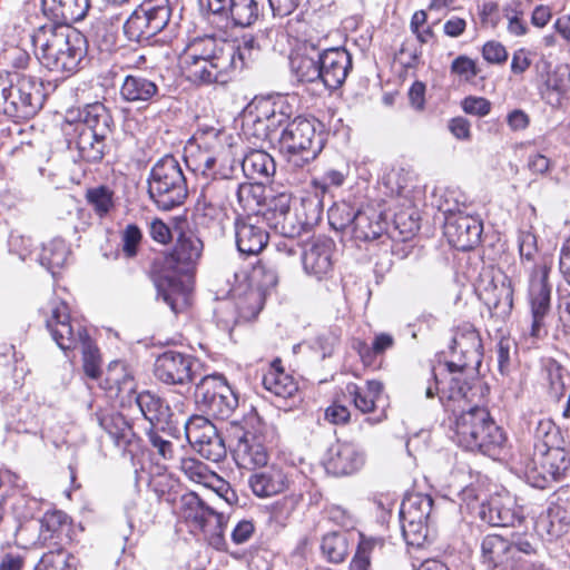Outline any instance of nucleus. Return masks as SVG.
<instances>
[{"label":"nucleus","instance_id":"nucleus-1","mask_svg":"<svg viewBox=\"0 0 570 570\" xmlns=\"http://www.w3.org/2000/svg\"><path fill=\"white\" fill-rule=\"evenodd\" d=\"M203 240L191 230L179 234L170 253L164 256L161 268L154 276L157 297L177 314L188 304L191 291L190 282L183 281L178 275L191 276L202 258Z\"/></svg>","mask_w":570,"mask_h":570},{"label":"nucleus","instance_id":"nucleus-2","mask_svg":"<svg viewBox=\"0 0 570 570\" xmlns=\"http://www.w3.org/2000/svg\"><path fill=\"white\" fill-rule=\"evenodd\" d=\"M234 42L214 37L195 39L180 57L186 79L196 86L225 85L236 71Z\"/></svg>","mask_w":570,"mask_h":570},{"label":"nucleus","instance_id":"nucleus-3","mask_svg":"<svg viewBox=\"0 0 570 570\" xmlns=\"http://www.w3.org/2000/svg\"><path fill=\"white\" fill-rule=\"evenodd\" d=\"M32 45L45 68L68 75L78 70L87 52L85 37L63 24L48 23L39 27L32 35Z\"/></svg>","mask_w":570,"mask_h":570},{"label":"nucleus","instance_id":"nucleus-4","mask_svg":"<svg viewBox=\"0 0 570 570\" xmlns=\"http://www.w3.org/2000/svg\"><path fill=\"white\" fill-rule=\"evenodd\" d=\"M46 327L61 350L69 351L80 346L86 375L91 379L100 376L99 351L92 343L87 330L78 322L71 321L69 308L65 302H51L50 315L46 320Z\"/></svg>","mask_w":570,"mask_h":570},{"label":"nucleus","instance_id":"nucleus-5","mask_svg":"<svg viewBox=\"0 0 570 570\" xmlns=\"http://www.w3.org/2000/svg\"><path fill=\"white\" fill-rule=\"evenodd\" d=\"M454 432L460 446L492 458L499 454L507 440L489 411L481 406L462 411L455 420Z\"/></svg>","mask_w":570,"mask_h":570},{"label":"nucleus","instance_id":"nucleus-6","mask_svg":"<svg viewBox=\"0 0 570 570\" xmlns=\"http://www.w3.org/2000/svg\"><path fill=\"white\" fill-rule=\"evenodd\" d=\"M111 126L112 117L100 102L88 105L80 111L75 127V145L82 160L98 163L104 158Z\"/></svg>","mask_w":570,"mask_h":570},{"label":"nucleus","instance_id":"nucleus-7","mask_svg":"<svg viewBox=\"0 0 570 570\" xmlns=\"http://www.w3.org/2000/svg\"><path fill=\"white\" fill-rule=\"evenodd\" d=\"M514 469L527 483L542 490L564 476L570 469V458L562 448H539L533 454L520 453L514 459Z\"/></svg>","mask_w":570,"mask_h":570},{"label":"nucleus","instance_id":"nucleus-8","mask_svg":"<svg viewBox=\"0 0 570 570\" xmlns=\"http://www.w3.org/2000/svg\"><path fill=\"white\" fill-rule=\"evenodd\" d=\"M187 183L178 160L171 156L159 159L148 178V194L161 210L180 206L187 197Z\"/></svg>","mask_w":570,"mask_h":570},{"label":"nucleus","instance_id":"nucleus-9","mask_svg":"<svg viewBox=\"0 0 570 570\" xmlns=\"http://www.w3.org/2000/svg\"><path fill=\"white\" fill-rule=\"evenodd\" d=\"M279 147L286 156L287 164L302 169L316 159L323 144L316 137L314 122L298 117L286 124L279 136Z\"/></svg>","mask_w":570,"mask_h":570},{"label":"nucleus","instance_id":"nucleus-10","mask_svg":"<svg viewBox=\"0 0 570 570\" xmlns=\"http://www.w3.org/2000/svg\"><path fill=\"white\" fill-rule=\"evenodd\" d=\"M537 553L533 535L512 534L510 539L489 534L481 542L482 562L489 570L514 569L523 556Z\"/></svg>","mask_w":570,"mask_h":570},{"label":"nucleus","instance_id":"nucleus-11","mask_svg":"<svg viewBox=\"0 0 570 570\" xmlns=\"http://www.w3.org/2000/svg\"><path fill=\"white\" fill-rule=\"evenodd\" d=\"M169 0H145L126 20L124 32L136 42L149 41L169 22Z\"/></svg>","mask_w":570,"mask_h":570},{"label":"nucleus","instance_id":"nucleus-12","mask_svg":"<svg viewBox=\"0 0 570 570\" xmlns=\"http://www.w3.org/2000/svg\"><path fill=\"white\" fill-rule=\"evenodd\" d=\"M189 444L205 459L219 462L226 456V446L216 426L205 416L194 415L185 423Z\"/></svg>","mask_w":570,"mask_h":570},{"label":"nucleus","instance_id":"nucleus-13","mask_svg":"<svg viewBox=\"0 0 570 570\" xmlns=\"http://www.w3.org/2000/svg\"><path fill=\"white\" fill-rule=\"evenodd\" d=\"M117 385L119 392L134 393V400L142 416L150 423V428H159L161 432L170 429L173 412L168 403L157 394L150 391L136 393L134 390V379L125 374L122 381L111 379Z\"/></svg>","mask_w":570,"mask_h":570},{"label":"nucleus","instance_id":"nucleus-14","mask_svg":"<svg viewBox=\"0 0 570 570\" xmlns=\"http://www.w3.org/2000/svg\"><path fill=\"white\" fill-rule=\"evenodd\" d=\"M529 302L531 308L530 335L541 338L547 335L546 317L551 307V286L548 283V271L534 269L530 277Z\"/></svg>","mask_w":570,"mask_h":570},{"label":"nucleus","instance_id":"nucleus-15","mask_svg":"<svg viewBox=\"0 0 570 570\" xmlns=\"http://www.w3.org/2000/svg\"><path fill=\"white\" fill-rule=\"evenodd\" d=\"M481 338L478 331L470 324L459 327L452 338L451 350L456 361L446 362L450 374L474 368L481 363Z\"/></svg>","mask_w":570,"mask_h":570},{"label":"nucleus","instance_id":"nucleus-16","mask_svg":"<svg viewBox=\"0 0 570 570\" xmlns=\"http://www.w3.org/2000/svg\"><path fill=\"white\" fill-rule=\"evenodd\" d=\"M250 287L244 298H239L237 306L245 316H256L263 308L265 293L278 282L277 271L267 262H258L249 275Z\"/></svg>","mask_w":570,"mask_h":570},{"label":"nucleus","instance_id":"nucleus-17","mask_svg":"<svg viewBox=\"0 0 570 570\" xmlns=\"http://www.w3.org/2000/svg\"><path fill=\"white\" fill-rule=\"evenodd\" d=\"M440 381L434 372H431L426 382L416 384V391L423 392L426 399L439 395V400L448 412L456 413V411H465L468 404L466 391L468 386L458 377H451L446 385L439 386Z\"/></svg>","mask_w":570,"mask_h":570},{"label":"nucleus","instance_id":"nucleus-18","mask_svg":"<svg viewBox=\"0 0 570 570\" xmlns=\"http://www.w3.org/2000/svg\"><path fill=\"white\" fill-rule=\"evenodd\" d=\"M384 185L390 195L394 196L397 204L401 206V209L394 213V223L396 226L399 227L403 223L404 218L409 217L411 220L409 230L412 232L414 228H417V223L414 219V216L417 215V213L414 209L415 204L411 175L403 169L393 170L386 175Z\"/></svg>","mask_w":570,"mask_h":570},{"label":"nucleus","instance_id":"nucleus-19","mask_svg":"<svg viewBox=\"0 0 570 570\" xmlns=\"http://www.w3.org/2000/svg\"><path fill=\"white\" fill-rule=\"evenodd\" d=\"M335 243L326 236H317L305 243L302 263L305 273L316 279H323L333 269Z\"/></svg>","mask_w":570,"mask_h":570},{"label":"nucleus","instance_id":"nucleus-20","mask_svg":"<svg viewBox=\"0 0 570 570\" xmlns=\"http://www.w3.org/2000/svg\"><path fill=\"white\" fill-rule=\"evenodd\" d=\"M195 360L177 351H166L155 362L156 377L169 385H185L194 379Z\"/></svg>","mask_w":570,"mask_h":570},{"label":"nucleus","instance_id":"nucleus-21","mask_svg":"<svg viewBox=\"0 0 570 570\" xmlns=\"http://www.w3.org/2000/svg\"><path fill=\"white\" fill-rule=\"evenodd\" d=\"M320 80L328 89L340 88L352 69V57L342 47L323 49L318 52Z\"/></svg>","mask_w":570,"mask_h":570},{"label":"nucleus","instance_id":"nucleus-22","mask_svg":"<svg viewBox=\"0 0 570 570\" xmlns=\"http://www.w3.org/2000/svg\"><path fill=\"white\" fill-rule=\"evenodd\" d=\"M444 234L455 248L470 250L480 242L482 223L471 215L462 213L451 215L446 218Z\"/></svg>","mask_w":570,"mask_h":570},{"label":"nucleus","instance_id":"nucleus-23","mask_svg":"<svg viewBox=\"0 0 570 570\" xmlns=\"http://www.w3.org/2000/svg\"><path fill=\"white\" fill-rule=\"evenodd\" d=\"M267 220L277 233L291 239L299 236L305 230L295 207H292L291 195L285 193L275 196L271 200Z\"/></svg>","mask_w":570,"mask_h":570},{"label":"nucleus","instance_id":"nucleus-24","mask_svg":"<svg viewBox=\"0 0 570 570\" xmlns=\"http://www.w3.org/2000/svg\"><path fill=\"white\" fill-rule=\"evenodd\" d=\"M235 237L239 253L248 256L259 254L268 243L264 220L256 215L236 218Z\"/></svg>","mask_w":570,"mask_h":570},{"label":"nucleus","instance_id":"nucleus-25","mask_svg":"<svg viewBox=\"0 0 570 570\" xmlns=\"http://www.w3.org/2000/svg\"><path fill=\"white\" fill-rule=\"evenodd\" d=\"M206 190H222L225 198L234 195L240 208L248 215L256 214L264 202V187L261 183L235 184L220 178L215 179Z\"/></svg>","mask_w":570,"mask_h":570},{"label":"nucleus","instance_id":"nucleus-26","mask_svg":"<svg viewBox=\"0 0 570 570\" xmlns=\"http://www.w3.org/2000/svg\"><path fill=\"white\" fill-rule=\"evenodd\" d=\"M365 462V454L352 442H337L328 449L325 469L333 475H348L358 471Z\"/></svg>","mask_w":570,"mask_h":570},{"label":"nucleus","instance_id":"nucleus-27","mask_svg":"<svg viewBox=\"0 0 570 570\" xmlns=\"http://www.w3.org/2000/svg\"><path fill=\"white\" fill-rule=\"evenodd\" d=\"M479 517L492 527H513L521 521L513 498L509 494H495L480 505Z\"/></svg>","mask_w":570,"mask_h":570},{"label":"nucleus","instance_id":"nucleus-28","mask_svg":"<svg viewBox=\"0 0 570 570\" xmlns=\"http://www.w3.org/2000/svg\"><path fill=\"white\" fill-rule=\"evenodd\" d=\"M234 458L238 466L253 469L263 466L268 461L267 451L262 438L250 431H244L234 449Z\"/></svg>","mask_w":570,"mask_h":570},{"label":"nucleus","instance_id":"nucleus-29","mask_svg":"<svg viewBox=\"0 0 570 570\" xmlns=\"http://www.w3.org/2000/svg\"><path fill=\"white\" fill-rule=\"evenodd\" d=\"M89 8V0H42V11L52 20L51 24L69 26L80 21Z\"/></svg>","mask_w":570,"mask_h":570},{"label":"nucleus","instance_id":"nucleus-30","mask_svg":"<svg viewBox=\"0 0 570 570\" xmlns=\"http://www.w3.org/2000/svg\"><path fill=\"white\" fill-rule=\"evenodd\" d=\"M181 504L184 519L197 529L207 531V528L219 525L223 521V514L207 507L195 493L184 495Z\"/></svg>","mask_w":570,"mask_h":570},{"label":"nucleus","instance_id":"nucleus-31","mask_svg":"<svg viewBox=\"0 0 570 570\" xmlns=\"http://www.w3.org/2000/svg\"><path fill=\"white\" fill-rule=\"evenodd\" d=\"M120 98L135 105H149L160 98L157 83L141 75H128L120 86Z\"/></svg>","mask_w":570,"mask_h":570},{"label":"nucleus","instance_id":"nucleus-32","mask_svg":"<svg viewBox=\"0 0 570 570\" xmlns=\"http://www.w3.org/2000/svg\"><path fill=\"white\" fill-rule=\"evenodd\" d=\"M385 226L386 223L382 212L373 207H365L356 209L348 234L357 240H374L384 233Z\"/></svg>","mask_w":570,"mask_h":570},{"label":"nucleus","instance_id":"nucleus-33","mask_svg":"<svg viewBox=\"0 0 570 570\" xmlns=\"http://www.w3.org/2000/svg\"><path fill=\"white\" fill-rule=\"evenodd\" d=\"M288 483L286 473L277 466L255 472L248 479L253 493L258 498H269L282 493L288 488Z\"/></svg>","mask_w":570,"mask_h":570},{"label":"nucleus","instance_id":"nucleus-34","mask_svg":"<svg viewBox=\"0 0 570 570\" xmlns=\"http://www.w3.org/2000/svg\"><path fill=\"white\" fill-rule=\"evenodd\" d=\"M16 78L17 90L21 97V101L18 102L20 119H29L42 107L45 99L42 83L31 76L16 75Z\"/></svg>","mask_w":570,"mask_h":570},{"label":"nucleus","instance_id":"nucleus-35","mask_svg":"<svg viewBox=\"0 0 570 570\" xmlns=\"http://www.w3.org/2000/svg\"><path fill=\"white\" fill-rule=\"evenodd\" d=\"M483 299L492 316L504 321L513 307V289L511 284L502 281L500 284L491 283L483 291Z\"/></svg>","mask_w":570,"mask_h":570},{"label":"nucleus","instance_id":"nucleus-36","mask_svg":"<svg viewBox=\"0 0 570 570\" xmlns=\"http://www.w3.org/2000/svg\"><path fill=\"white\" fill-rule=\"evenodd\" d=\"M242 170L249 179L264 184L275 174L276 164L266 151L253 149L244 156Z\"/></svg>","mask_w":570,"mask_h":570},{"label":"nucleus","instance_id":"nucleus-37","mask_svg":"<svg viewBox=\"0 0 570 570\" xmlns=\"http://www.w3.org/2000/svg\"><path fill=\"white\" fill-rule=\"evenodd\" d=\"M279 364V360L272 363L268 371L263 375L262 384L271 394L281 399H288L297 393L298 385L291 375L284 372Z\"/></svg>","mask_w":570,"mask_h":570},{"label":"nucleus","instance_id":"nucleus-38","mask_svg":"<svg viewBox=\"0 0 570 570\" xmlns=\"http://www.w3.org/2000/svg\"><path fill=\"white\" fill-rule=\"evenodd\" d=\"M570 89V69L560 65L549 72L544 81L542 98L552 107H559Z\"/></svg>","mask_w":570,"mask_h":570},{"label":"nucleus","instance_id":"nucleus-39","mask_svg":"<svg viewBox=\"0 0 570 570\" xmlns=\"http://www.w3.org/2000/svg\"><path fill=\"white\" fill-rule=\"evenodd\" d=\"M433 508V500L430 495L414 493L407 495L400 508L401 522L428 523Z\"/></svg>","mask_w":570,"mask_h":570},{"label":"nucleus","instance_id":"nucleus-40","mask_svg":"<svg viewBox=\"0 0 570 570\" xmlns=\"http://www.w3.org/2000/svg\"><path fill=\"white\" fill-rule=\"evenodd\" d=\"M291 107L283 98L263 99L255 105L258 117L267 122L272 134L285 125L291 116Z\"/></svg>","mask_w":570,"mask_h":570},{"label":"nucleus","instance_id":"nucleus-41","mask_svg":"<svg viewBox=\"0 0 570 570\" xmlns=\"http://www.w3.org/2000/svg\"><path fill=\"white\" fill-rule=\"evenodd\" d=\"M345 391L357 410L362 413H371L383 392V384L375 380L367 381L365 387L348 383Z\"/></svg>","mask_w":570,"mask_h":570},{"label":"nucleus","instance_id":"nucleus-42","mask_svg":"<svg viewBox=\"0 0 570 570\" xmlns=\"http://www.w3.org/2000/svg\"><path fill=\"white\" fill-rule=\"evenodd\" d=\"M311 48L316 52L315 56L305 53H296L291 57V69L301 82H314L320 80V63H318V48L316 45L311 43Z\"/></svg>","mask_w":570,"mask_h":570},{"label":"nucleus","instance_id":"nucleus-43","mask_svg":"<svg viewBox=\"0 0 570 570\" xmlns=\"http://www.w3.org/2000/svg\"><path fill=\"white\" fill-rule=\"evenodd\" d=\"M549 393L560 400L567 396V405L562 412L563 417H570V373L558 363L548 366Z\"/></svg>","mask_w":570,"mask_h":570},{"label":"nucleus","instance_id":"nucleus-44","mask_svg":"<svg viewBox=\"0 0 570 570\" xmlns=\"http://www.w3.org/2000/svg\"><path fill=\"white\" fill-rule=\"evenodd\" d=\"M101 428L110 435L117 446L126 449L131 444L135 433L121 414L105 415L99 419Z\"/></svg>","mask_w":570,"mask_h":570},{"label":"nucleus","instance_id":"nucleus-45","mask_svg":"<svg viewBox=\"0 0 570 570\" xmlns=\"http://www.w3.org/2000/svg\"><path fill=\"white\" fill-rule=\"evenodd\" d=\"M70 254L69 247L62 238H53L43 245L39 261L42 266L56 274L61 268Z\"/></svg>","mask_w":570,"mask_h":570},{"label":"nucleus","instance_id":"nucleus-46","mask_svg":"<svg viewBox=\"0 0 570 570\" xmlns=\"http://www.w3.org/2000/svg\"><path fill=\"white\" fill-rule=\"evenodd\" d=\"M258 17L259 7L256 0H232L224 19L230 20L234 26L249 27Z\"/></svg>","mask_w":570,"mask_h":570},{"label":"nucleus","instance_id":"nucleus-47","mask_svg":"<svg viewBox=\"0 0 570 570\" xmlns=\"http://www.w3.org/2000/svg\"><path fill=\"white\" fill-rule=\"evenodd\" d=\"M228 383L219 374H210L202 377L195 387V400L198 405L206 409Z\"/></svg>","mask_w":570,"mask_h":570},{"label":"nucleus","instance_id":"nucleus-48","mask_svg":"<svg viewBox=\"0 0 570 570\" xmlns=\"http://www.w3.org/2000/svg\"><path fill=\"white\" fill-rule=\"evenodd\" d=\"M294 207L305 230L317 225L322 219L323 204L318 193L301 198L299 203Z\"/></svg>","mask_w":570,"mask_h":570},{"label":"nucleus","instance_id":"nucleus-49","mask_svg":"<svg viewBox=\"0 0 570 570\" xmlns=\"http://www.w3.org/2000/svg\"><path fill=\"white\" fill-rule=\"evenodd\" d=\"M185 161L187 166L191 170L199 171L204 175L214 169L216 163L222 156V154L218 153H210L196 148L194 144H190L185 149Z\"/></svg>","mask_w":570,"mask_h":570},{"label":"nucleus","instance_id":"nucleus-50","mask_svg":"<svg viewBox=\"0 0 570 570\" xmlns=\"http://www.w3.org/2000/svg\"><path fill=\"white\" fill-rule=\"evenodd\" d=\"M222 389V392L218 393V395L205 410L216 417L225 420L230 417V415L237 409L238 396L229 384Z\"/></svg>","mask_w":570,"mask_h":570},{"label":"nucleus","instance_id":"nucleus-51","mask_svg":"<svg viewBox=\"0 0 570 570\" xmlns=\"http://www.w3.org/2000/svg\"><path fill=\"white\" fill-rule=\"evenodd\" d=\"M321 550L323 556L333 563L344 561L347 556V541L344 534L330 532L322 539Z\"/></svg>","mask_w":570,"mask_h":570},{"label":"nucleus","instance_id":"nucleus-52","mask_svg":"<svg viewBox=\"0 0 570 570\" xmlns=\"http://www.w3.org/2000/svg\"><path fill=\"white\" fill-rule=\"evenodd\" d=\"M356 215V209L348 203H335L327 213L328 224L335 230L348 234Z\"/></svg>","mask_w":570,"mask_h":570},{"label":"nucleus","instance_id":"nucleus-53","mask_svg":"<svg viewBox=\"0 0 570 570\" xmlns=\"http://www.w3.org/2000/svg\"><path fill=\"white\" fill-rule=\"evenodd\" d=\"M179 469L190 481L204 487L212 481H217L216 473L195 458H183Z\"/></svg>","mask_w":570,"mask_h":570},{"label":"nucleus","instance_id":"nucleus-54","mask_svg":"<svg viewBox=\"0 0 570 570\" xmlns=\"http://www.w3.org/2000/svg\"><path fill=\"white\" fill-rule=\"evenodd\" d=\"M224 137L225 134L219 129H203L197 131L196 135L194 136V145L196 148L223 155L226 151Z\"/></svg>","mask_w":570,"mask_h":570},{"label":"nucleus","instance_id":"nucleus-55","mask_svg":"<svg viewBox=\"0 0 570 570\" xmlns=\"http://www.w3.org/2000/svg\"><path fill=\"white\" fill-rule=\"evenodd\" d=\"M19 101H21V97L17 90V78H12L9 82L6 79H0V104H3L4 112L20 119Z\"/></svg>","mask_w":570,"mask_h":570},{"label":"nucleus","instance_id":"nucleus-56","mask_svg":"<svg viewBox=\"0 0 570 570\" xmlns=\"http://www.w3.org/2000/svg\"><path fill=\"white\" fill-rule=\"evenodd\" d=\"M534 440L535 443L533 451H539V448H559V430L550 419H541L538 421L534 429Z\"/></svg>","mask_w":570,"mask_h":570},{"label":"nucleus","instance_id":"nucleus-57","mask_svg":"<svg viewBox=\"0 0 570 570\" xmlns=\"http://www.w3.org/2000/svg\"><path fill=\"white\" fill-rule=\"evenodd\" d=\"M243 131L248 139H254L253 144L271 138L273 135L268 128L267 122L258 117L257 110L249 111L247 115H245Z\"/></svg>","mask_w":570,"mask_h":570},{"label":"nucleus","instance_id":"nucleus-58","mask_svg":"<svg viewBox=\"0 0 570 570\" xmlns=\"http://www.w3.org/2000/svg\"><path fill=\"white\" fill-rule=\"evenodd\" d=\"M347 177V171L327 169L323 175L314 177L312 186L320 196H324L332 187H341Z\"/></svg>","mask_w":570,"mask_h":570},{"label":"nucleus","instance_id":"nucleus-59","mask_svg":"<svg viewBox=\"0 0 570 570\" xmlns=\"http://www.w3.org/2000/svg\"><path fill=\"white\" fill-rule=\"evenodd\" d=\"M87 200L99 216H104L114 205L112 191L106 186L91 188L87 191Z\"/></svg>","mask_w":570,"mask_h":570},{"label":"nucleus","instance_id":"nucleus-60","mask_svg":"<svg viewBox=\"0 0 570 570\" xmlns=\"http://www.w3.org/2000/svg\"><path fill=\"white\" fill-rule=\"evenodd\" d=\"M403 537L407 544L421 547L428 537V523L401 522Z\"/></svg>","mask_w":570,"mask_h":570},{"label":"nucleus","instance_id":"nucleus-61","mask_svg":"<svg viewBox=\"0 0 570 570\" xmlns=\"http://www.w3.org/2000/svg\"><path fill=\"white\" fill-rule=\"evenodd\" d=\"M142 234L137 225H127L122 232V252L127 257H134L137 254L138 246L141 242Z\"/></svg>","mask_w":570,"mask_h":570},{"label":"nucleus","instance_id":"nucleus-62","mask_svg":"<svg viewBox=\"0 0 570 570\" xmlns=\"http://www.w3.org/2000/svg\"><path fill=\"white\" fill-rule=\"evenodd\" d=\"M234 49L237 50V53L234 56L237 70L243 69L246 60L253 58V52L259 50V45L254 37L244 36L240 45L236 46L234 43Z\"/></svg>","mask_w":570,"mask_h":570},{"label":"nucleus","instance_id":"nucleus-63","mask_svg":"<svg viewBox=\"0 0 570 570\" xmlns=\"http://www.w3.org/2000/svg\"><path fill=\"white\" fill-rule=\"evenodd\" d=\"M159 432H161L159 428H150L147 432L148 440L164 460H171L175 453L174 445Z\"/></svg>","mask_w":570,"mask_h":570},{"label":"nucleus","instance_id":"nucleus-64","mask_svg":"<svg viewBox=\"0 0 570 570\" xmlns=\"http://www.w3.org/2000/svg\"><path fill=\"white\" fill-rule=\"evenodd\" d=\"M461 107L465 114L476 117H484L491 111V102L483 97H465L461 102Z\"/></svg>","mask_w":570,"mask_h":570}]
</instances>
